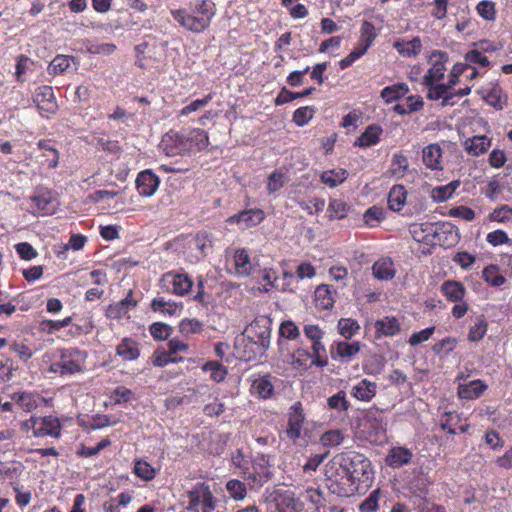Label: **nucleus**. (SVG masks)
<instances>
[{"mask_svg": "<svg viewBox=\"0 0 512 512\" xmlns=\"http://www.w3.org/2000/svg\"><path fill=\"white\" fill-rule=\"evenodd\" d=\"M325 475L332 493L350 497L359 491L361 484L368 486L372 479L371 462L358 452L340 453L326 465Z\"/></svg>", "mask_w": 512, "mask_h": 512, "instance_id": "nucleus-1", "label": "nucleus"}, {"mask_svg": "<svg viewBox=\"0 0 512 512\" xmlns=\"http://www.w3.org/2000/svg\"><path fill=\"white\" fill-rule=\"evenodd\" d=\"M246 348H251L253 356H248V360L262 356L270 346L271 329L268 325H261L259 321L250 324L247 329Z\"/></svg>", "mask_w": 512, "mask_h": 512, "instance_id": "nucleus-2", "label": "nucleus"}, {"mask_svg": "<svg viewBox=\"0 0 512 512\" xmlns=\"http://www.w3.org/2000/svg\"><path fill=\"white\" fill-rule=\"evenodd\" d=\"M451 230V223H443L441 225H435L433 223H414L409 227V232L412 238L419 243L426 245H436L437 238L444 234L442 230Z\"/></svg>", "mask_w": 512, "mask_h": 512, "instance_id": "nucleus-3", "label": "nucleus"}, {"mask_svg": "<svg viewBox=\"0 0 512 512\" xmlns=\"http://www.w3.org/2000/svg\"><path fill=\"white\" fill-rule=\"evenodd\" d=\"M302 508V503L290 491L274 492L267 499L268 512H300Z\"/></svg>", "mask_w": 512, "mask_h": 512, "instance_id": "nucleus-4", "label": "nucleus"}, {"mask_svg": "<svg viewBox=\"0 0 512 512\" xmlns=\"http://www.w3.org/2000/svg\"><path fill=\"white\" fill-rule=\"evenodd\" d=\"M25 427L33 430L36 437L52 436L59 438L61 434V425L58 418L46 416L42 418L31 417L24 423Z\"/></svg>", "mask_w": 512, "mask_h": 512, "instance_id": "nucleus-5", "label": "nucleus"}, {"mask_svg": "<svg viewBox=\"0 0 512 512\" xmlns=\"http://www.w3.org/2000/svg\"><path fill=\"white\" fill-rule=\"evenodd\" d=\"M171 15L180 26L193 33H201L209 27L207 19L190 14L186 9L171 10Z\"/></svg>", "mask_w": 512, "mask_h": 512, "instance_id": "nucleus-6", "label": "nucleus"}, {"mask_svg": "<svg viewBox=\"0 0 512 512\" xmlns=\"http://www.w3.org/2000/svg\"><path fill=\"white\" fill-rule=\"evenodd\" d=\"M305 415L300 402H296L291 406L288 413V423L286 428V436L296 442L301 437L303 424L305 422Z\"/></svg>", "mask_w": 512, "mask_h": 512, "instance_id": "nucleus-7", "label": "nucleus"}, {"mask_svg": "<svg viewBox=\"0 0 512 512\" xmlns=\"http://www.w3.org/2000/svg\"><path fill=\"white\" fill-rule=\"evenodd\" d=\"M264 219V213L260 209L241 211L227 219L229 224H236L242 230L260 224Z\"/></svg>", "mask_w": 512, "mask_h": 512, "instance_id": "nucleus-8", "label": "nucleus"}, {"mask_svg": "<svg viewBox=\"0 0 512 512\" xmlns=\"http://www.w3.org/2000/svg\"><path fill=\"white\" fill-rule=\"evenodd\" d=\"M33 102L40 111L50 114H54L58 109L53 89L50 86L39 87L36 90Z\"/></svg>", "mask_w": 512, "mask_h": 512, "instance_id": "nucleus-9", "label": "nucleus"}, {"mask_svg": "<svg viewBox=\"0 0 512 512\" xmlns=\"http://www.w3.org/2000/svg\"><path fill=\"white\" fill-rule=\"evenodd\" d=\"M162 147L167 156H175L191 151L186 137L180 134H166L162 139Z\"/></svg>", "mask_w": 512, "mask_h": 512, "instance_id": "nucleus-10", "label": "nucleus"}, {"mask_svg": "<svg viewBox=\"0 0 512 512\" xmlns=\"http://www.w3.org/2000/svg\"><path fill=\"white\" fill-rule=\"evenodd\" d=\"M160 180L156 174L151 170H145L138 174L136 178V188L138 193L144 197H150L154 195Z\"/></svg>", "mask_w": 512, "mask_h": 512, "instance_id": "nucleus-11", "label": "nucleus"}, {"mask_svg": "<svg viewBox=\"0 0 512 512\" xmlns=\"http://www.w3.org/2000/svg\"><path fill=\"white\" fill-rule=\"evenodd\" d=\"M161 281L171 283L173 286V292L180 296L189 293L193 286L192 279L185 273L175 274L169 272L162 276Z\"/></svg>", "mask_w": 512, "mask_h": 512, "instance_id": "nucleus-12", "label": "nucleus"}, {"mask_svg": "<svg viewBox=\"0 0 512 512\" xmlns=\"http://www.w3.org/2000/svg\"><path fill=\"white\" fill-rule=\"evenodd\" d=\"M431 57H439V59L434 61L432 67L425 74L423 79L424 85H431L442 80L446 70V54L444 52L434 51Z\"/></svg>", "mask_w": 512, "mask_h": 512, "instance_id": "nucleus-13", "label": "nucleus"}, {"mask_svg": "<svg viewBox=\"0 0 512 512\" xmlns=\"http://www.w3.org/2000/svg\"><path fill=\"white\" fill-rule=\"evenodd\" d=\"M376 338L379 339L382 336L391 337L397 335L400 330V323L397 318L385 316L377 320L374 324Z\"/></svg>", "mask_w": 512, "mask_h": 512, "instance_id": "nucleus-14", "label": "nucleus"}, {"mask_svg": "<svg viewBox=\"0 0 512 512\" xmlns=\"http://www.w3.org/2000/svg\"><path fill=\"white\" fill-rule=\"evenodd\" d=\"M442 149L438 144H429L423 148L422 160L425 166L433 170H441Z\"/></svg>", "mask_w": 512, "mask_h": 512, "instance_id": "nucleus-15", "label": "nucleus"}, {"mask_svg": "<svg viewBox=\"0 0 512 512\" xmlns=\"http://www.w3.org/2000/svg\"><path fill=\"white\" fill-rule=\"evenodd\" d=\"M429 88L427 98L430 100L442 99V106L454 105V94L450 91V86L445 84L426 85Z\"/></svg>", "mask_w": 512, "mask_h": 512, "instance_id": "nucleus-16", "label": "nucleus"}, {"mask_svg": "<svg viewBox=\"0 0 512 512\" xmlns=\"http://www.w3.org/2000/svg\"><path fill=\"white\" fill-rule=\"evenodd\" d=\"M412 452L405 447H394L386 456V463L392 468H400L410 463Z\"/></svg>", "mask_w": 512, "mask_h": 512, "instance_id": "nucleus-17", "label": "nucleus"}, {"mask_svg": "<svg viewBox=\"0 0 512 512\" xmlns=\"http://www.w3.org/2000/svg\"><path fill=\"white\" fill-rule=\"evenodd\" d=\"M490 145L491 140L484 135L468 138L464 142L467 153L476 157L484 154L489 149Z\"/></svg>", "mask_w": 512, "mask_h": 512, "instance_id": "nucleus-18", "label": "nucleus"}, {"mask_svg": "<svg viewBox=\"0 0 512 512\" xmlns=\"http://www.w3.org/2000/svg\"><path fill=\"white\" fill-rule=\"evenodd\" d=\"M383 133V129L380 125L371 124L355 141V146L359 147H370L377 144L380 141V136Z\"/></svg>", "mask_w": 512, "mask_h": 512, "instance_id": "nucleus-19", "label": "nucleus"}, {"mask_svg": "<svg viewBox=\"0 0 512 512\" xmlns=\"http://www.w3.org/2000/svg\"><path fill=\"white\" fill-rule=\"evenodd\" d=\"M441 291L451 302H459L463 299L466 289L461 282L448 280L441 285Z\"/></svg>", "mask_w": 512, "mask_h": 512, "instance_id": "nucleus-20", "label": "nucleus"}, {"mask_svg": "<svg viewBox=\"0 0 512 512\" xmlns=\"http://www.w3.org/2000/svg\"><path fill=\"white\" fill-rule=\"evenodd\" d=\"M373 275L379 280H390L395 275L394 263L390 258L376 261L372 267Z\"/></svg>", "mask_w": 512, "mask_h": 512, "instance_id": "nucleus-21", "label": "nucleus"}, {"mask_svg": "<svg viewBox=\"0 0 512 512\" xmlns=\"http://www.w3.org/2000/svg\"><path fill=\"white\" fill-rule=\"evenodd\" d=\"M376 383L362 379L353 388L351 394L361 401H369L376 394Z\"/></svg>", "mask_w": 512, "mask_h": 512, "instance_id": "nucleus-22", "label": "nucleus"}, {"mask_svg": "<svg viewBox=\"0 0 512 512\" xmlns=\"http://www.w3.org/2000/svg\"><path fill=\"white\" fill-rule=\"evenodd\" d=\"M34 206L42 214H52L55 211L54 199L49 191H42L30 197Z\"/></svg>", "mask_w": 512, "mask_h": 512, "instance_id": "nucleus-23", "label": "nucleus"}, {"mask_svg": "<svg viewBox=\"0 0 512 512\" xmlns=\"http://www.w3.org/2000/svg\"><path fill=\"white\" fill-rule=\"evenodd\" d=\"M487 386L481 380H473L468 384H462L458 387V395L462 399H474L479 397Z\"/></svg>", "mask_w": 512, "mask_h": 512, "instance_id": "nucleus-24", "label": "nucleus"}, {"mask_svg": "<svg viewBox=\"0 0 512 512\" xmlns=\"http://www.w3.org/2000/svg\"><path fill=\"white\" fill-rule=\"evenodd\" d=\"M116 353L125 361L135 360L140 355L137 343L130 338H124L122 340L116 347Z\"/></svg>", "mask_w": 512, "mask_h": 512, "instance_id": "nucleus-25", "label": "nucleus"}, {"mask_svg": "<svg viewBox=\"0 0 512 512\" xmlns=\"http://www.w3.org/2000/svg\"><path fill=\"white\" fill-rule=\"evenodd\" d=\"M407 191L402 185H395L388 195V206L393 211H400L406 203Z\"/></svg>", "mask_w": 512, "mask_h": 512, "instance_id": "nucleus-26", "label": "nucleus"}, {"mask_svg": "<svg viewBox=\"0 0 512 512\" xmlns=\"http://www.w3.org/2000/svg\"><path fill=\"white\" fill-rule=\"evenodd\" d=\"M316 306L322 309H330L334 304V297L328 285H320L315 290Z\"/></svg>", "mask_w": 512, "mask_h": 512, "instance_id": "nucleus-27", "label": "nucleus"}, {"mask_svg": "<svg viewBox=\"0 0 512 512\" xmlns=\"http://www.w3.org/2000/svg\"><path fill=\"white\" fill-rule=\"evenodd\" d=\"M409 92V88L405 83H398L395 85L387 86L381 91V97L387 102L391 103L396 101Z\"/></svg>", "mask_w": 512, "mask_h": 512, "instance_id": "nucleus-28", "label": "nucleus"}, {"mask_svg": "<svg viewBox=\"0 0 512 512\" xmlns=\"http://www.w3.org/2000/svg\"><path fill=\"white\" fill-rule=\"evenodd\" d=\"M12 399L26 412H31L38 406V400L40 399L38 396L26 393V392H18L12 395Z\"/></svg>", "mask_w": 512, "mask_h": 512, "instance_id": "nucleus-29", "label": "nucleus"}, {"mask_svg": "<svg viewBox=\"0 0 512 512\" xmlns=\"http://www.w3.org/2000/svg\"><path fill=\"white\" fill-rule=\"evenodd\" d=\"M185 137L187 143L191 145V151L194 149L202 150L208 146V135L202 129H193Z\"/></svg>", "mask_w": 512, "mask_h": 512, "instance_id": "nucleus-30", "label": "nucleus"}, {"mask_svg": "<svg viewBox=\"0 0 512 512\" xmlns=\"http://www.w3.org/2000/svg\"><path fill=\"white\" fill-rule=\"evenodd\" d=\"M482 277L493 287H499L506 282V278L499 273V266L491 264L484 268L482 271Z\"/></svg>", "mask_w": 512, "mask_h": 512, "instance_id": "nucleus-31", "label": "nucleus"}, {"mask_svg": "<svg viewBox=\"0 0 512 512\" xmlns=\"http://www.w3.org/2000/svg\"><path fill=\"white\" fill-rule=\"evenodd\" d=\"M395 48L398 50V52L403 56H416L420 53L422 48V43L420 38L415 37L410 41L407 42H397L395 44Z\"/></svg>", "mask_w": 512, "mask_h": 512, "instance_id": "nucleus-32", "label": "nucleus"}, {"mask_svg": "<svg viewBox=\"0 0 512 512\" xmlns=\"http://www.w3.org/2000/svg\"><path fill=\"white\" fill-rule=\"evenodd\" d=\"M458 185V182H451L444 186L435 187L431 191V198L435 202H444L452 197Z\"/></svg>", "mask_w": 512, "mask_h": 512, "instance_id": "nucleus-33", "label": "nucleus"}, {"mask_svg": "<svg viewBox=\"0 0 512 512\" xmlns=\"http://www.w3.org/2000/svg\"><path fill=\"white\" fill-rule=\"evenodd\" d=\"M377 34L374 25L369 21H364L361 26L360 46L357 48L365 49V52L375 40Z\"/></svg>", "mask_w": 512, "mask_h": 512, "instance_id": "nucleus-34", "label": "nucleus"}, {"mask_svg": "<svg viewBox=\"0 0 512 512\" xmlns=\"http://www.w3.org/2000/svg\"><path fill=\"white\" fill-rule=\"evenodd\" d=\"M133 471L137 477L144 481H151L156 476V469L142 459L135 461Z\"/></svg>", "mask_w": 512, "mask_h": 512, "instance_id": "nucleus-35", "label": "nucleus"}, {"mask_svg": "<svg viewBox=\"0 0 512 512\" xmlns=\"http://www.w3.org/2000/svg\"><path fill=\"white\" fill-rule=\"evenodd\" d=\"M226 490L230 497L235 501H242L247 495L245 483L237 479H231L226 483Z\"/></svg>", "mask_w": 512, "mask_h": 512, "instance_id": "nucleus-36", "label": "nucleus"}, {"mask_svg": "<svg viewBox=\"0 0 512 512\" xmlns=\"http://www.w3.org/2000/svg\"><path fill=\"white\" fill-rule=\"evenodd\" d=\"M151 309L155 312L159 311L172 316L178 312L179 307L175 302L166 301L163 297H157L152 300Z\"/></svg>", "mask_w": 512, "mask_h": 512, "instance_id": "nucleus-37", "label": "nucleus"}, {"mask_svg": "<svg viewBox=\"0 0 512 512\" xmlns=\"http://www.w3.org/2000/svg\"><path fill=\"white\" fill-rule=\"evenodd\" d=\"M236 271L240 275H249L251 270V264L249 255L246 250L240 249L235 252L234 255Z\"/></svg>", "mask_w": 512, "mask_h": 512, "instance_id": "nucleus-38", "label": "nucleus"}, {"mask_svg": "<svg viewBox=\"0 0 512 512\" xmlns=\"http://www.w3.org/2000/svg\"><path fill=\"white\" fill-rule=\"evenodd\" d=\"M204 483L197 484L191 491L187 492L188 506L187 509L193 512H199L202 503Z\"/></svg>", "mask_w": 512, "mask_h": 512, "instance_id": "nucleus-39", "label": "nucleus"}, {"mask_svg": "<svg viewBox=\"0 0 512 512\" xmlns=\"http://www.w3.org/2000/svg\"><path fill=\"white\" fill-rule=\"evenodd\" d=\"M193 12L199 14L202 19H207V24L210 25L212 18L216 14V7L213 1L202 0L195 6Z\"/></svg>", "mask_w": 512, "mask_h": 512, "instance_id": "nucleus-40", "label": "nucleus"}, {"mask_svg": "<svg viewBox=\"0 0 512 512\" xmlns=\"http://www.w3.org/2000/svg\"><path fill=\"white\" fill-rule=\"evenodd\" d=\"M485 100L496 109H502L503 105L506 103L507 97L503 94L501 87L495 85L486 94Z\"/></svg>", "mask_w": 512, "mask_h": 512, "instance_id": "nucleus-41", "label": "nucleus"}, {"mask_svg": "<svg viewBox=\"0 0 512 512\" xmlns=\"http://www.w3.org/2000/svg\"><path fill=\"white\" fill-rule=\"evenodd\" d=\"M291 363L295 368L307 369L314 364L312 354L303 349H298L291 355Z\"/></svg>", "mask_w": 512, "mask_h": 512, "instance_id": "nucleus-42", "label": "nucleus"}, {"mask_svg": "<svg viewBox=\"0 0 512 512\" xmlns=\"http://www.w3.org/2000/svg\"><path fill=\"white\" fill-rule=\"evenodd\" d=\"M73 60L72 56L67 55H57L54 57V59L50 62L48 71L49 74H61L65 72L69 66L70 62Z\"/></svg>", "mask_w": 512, "mask_h": 512, "instance_id": "nucleus-43", "label": "nucleus"}, {"mask_svg": "<svg viewBox=\"0 0 512 512\" xmlns=\"http://www.w3.org/2000/svg\"><path fill=\"white\" fill-rule=\"evenodd\" d=\"M203 370L210 372L211 378L216 382H221L227 375V369L218 361H209L204 364Z\"/></svg>", "mask_w": 512, "mask_h": 512, "instance_id": "nucleus-44", "label": "nucleus"}, {"mask_svg": "<svg viewBox=\"0 0 512 512\" xmlns=\"http://www.w3.org/2000/svg\"><path fill=\"white\" fill-rule=\"evenodd\" d=\"M252 389L261 398L266 399L272 395L274 388L268 377H261L253 382Z\"/></svg>", "mask_w": 512, "mask_h": 512, "instance_id": "nucleus-45", "label": "nucleus"}, {"mask_svg": "<svg viewBox=\"0 0 512 512\" xmlns=\"http://www.w3.org/2000/svg\"><path fill=\"white\" fill-rule=\"evenodd\" d=\"M314 90H315V88L310 87L302 92H292V91L287 90L286 88H283L281 90L280 94L277 96V98L275 100V104L281 105V104L287 103V102L292 101L297 98L306 97V96L310 95Z\"/></svg>", "mask_w": 512, "mask_h": 512, "instance_id": "nucleus-46", "label": "nucleus"}, {"mask_svg": "<svg viewBox=\"0 0 512 512\" xmlns=\"http://www.w3.org/2000/svg\"><path fill=\"white\" fill-rule=\"evenodd\" d=\"M51 370L61 375L73 374L80 370V366L73 360L62 359L59 362H55L51 365Z\"/></svg>", "mask_w": 512, "mask_h": 512, "instance_id": "nucleus-47", "label": "nucleus"}, {"mask_svg": "<svg viewBox=\"0 0 512 512\" xmlns=\"http://www.w3.org/2000/svg\"><path fill=\"white\" fill-rule=\"evenodd\" d=\"M71 322V317H66L63 320H43L39 324V329L42 332L52 334L55 331H59L60 329L67 327Z\"/></svg>", "mask_w": 512, "mask_h": 512, "instance_id": "nucleus-48", "label": "nucleus"}, {"mask_svg": "<svg viewBox=\"0 0 512 512\" xmlns=\"http://www.w3.org/2000/svg\"><path fill=\"white\" fill-rule=\"evenodd\" d=\"M359 328L357 321L350 318H342L338 322L339 333L346 339L352 338Z\"/></svg>", "mask_w": 512, "mask_h": 512, "instance_id": "nucleus-49", "label": "nucleus"}, {"mask_svg": "<svg viewBox=\"0 0 512 512\" xmlns=\"http://www.w3.org/2000/svg\"><path fill=\"white\" fill-rule=\"evenodd\" d=\"M344 440V435L341 430L334 429L323 433L320 437V443L326 447H336Z\"/></svg>", "mask_w": 512, "mask_h": 512, "instance_id": "nucleus-50", "label": "nucleus"}, {"mask_svg": "<svg viewBox=\"0 0 512 512\" xmlns=\"http://www.w3.org/2000/svg\"><path fill=\"white\" fill-rule=\"evenodd\" d=\"M408 170V159L401 154H396L392 158L390 172L393 176L401 178Z\"/></svg>", "mask_w": 512, "mask_h": 512, "instance_id": "nucleus-51", "label": "nucleus"}, {"mask_svg": "<svg viewBox=\"0 0 512 512\" xmlns=\"http://www.w3.org/2000/svg\"><path fill=\"white\" fill-rule=\"evenodd\" d=\"M457 346V339L453 337H446L432 346V351L435 355L446 356L452 352Z\"/></svg>", "mask_w": 512, "mask_h": 512, "instance_id": "nucleus-52", "label": "nucleus"}, {"mask_svg": "<svg viewBox=\"0 0 512 512\" xmlns=\"http://www.w3.org/2000/svg\"><path fill=\"white\" fill-rule=\"evenodd\" d=\"M360 351V343L359 342H339L337 344L336 353L340 358L351 359Z\"/></svg>", "mask_w": 512, "mask_h": 512, "instance_id": "nucleus-53", "label": "nucleus"}, {"mask_svg": "<svg viewBox=\"0 0 512 512\" xmlns=\"http://www.w3.org/2000/svg\"><path fill=\"white\" fill-rule=\"evenodd\" d=\"M345 179H346V171L345 170H340L338 172H335L333 170L325 171L321 175V181L331 188L336 187L337 185L341 184Z\"/></svg>", "mask_w": 512, "mask_h": 512, "instance_id": "nucleus-54", "label": "nucleus"}, {"mask_svg": "<svg viewBox=\"0 0 512 512\" xmlns=\"http://www.w3.org/2000/svg\"><path fill=\"white\" fill-rule=\"evenodd\" d=\"M327 404L330 409L338 411H347L349 408V402L346 399L344 391H339L335 395L327 399Z\"/></svg>", "mask_w": 512, "mask_h": 512, "instance_id": "nucleus-55", "label": "nucleus"}, {"mask_svg": "<svg viewBox=\"0 0 512 512\" xmlns=\"http://www.w3.org/2000/svg\"><path fill=\"white\" fill-rule=\"evenodd\" d=\"M287 182L285 174L274 171L268 177L267 189L270 194L280 190Z\"/></svg>", "mask_w": 512, "mask_h": 512, "instance_id": "nucleus-56", "label": "nucleus"}, {"mask_svg": "<svg viewBox=\"0 0 512 512\" xmlns=\"http://www.w3.org/2000/svg\"><path fill=\"white\" fill-rule=\"evenodd\" d=\"M478 14L485 20L493 21L496 17L495 3L483 0L476 6Z\"/></svg>", "mask_w": 512, "mask_h": 512, "instance_id": "nucleus-57", "label": "nucleus"}, {"mask_svg": "<svg viewBox=\"0 0 512 512\" xmlns=\"http://www.w3.org/2000/svg\"><path fill=\"white\" fill-rule=\"evenodd\" d=\"M50 140H40L38 142V147L44 151V156L49 157V153L52 154V158L49 160L48 166L50 168H55L58 166L59 162V153L58 151L51 146Z\"/></svg>", "mask_w": 512, "mask_h": 512, "instance_id": "nucleus-58", "label": "nucleus"}, {"mask_svg": "<svg viewBox=\"0 0 512 512\" xmlns=\"http://www.w3.org/2000/svg\"><path fill=\"white\" fill-rule=\"evenodd\" d=\"M328 211L330 219H342L346 216L347 205L342 200L333 199L329 203Z\"/></svg>", "mask_w": 512, "mask_h": 512, "instance_id": "nucleus-59", "label": "nucleus"}, {"mask_svg": "<svg viewBox=\"0 0 512 512\" xmlns=\"http://www.w3.org/2000/svg\"><path fill=\"white\" fill-rule=\"evenodd\" d=\"M445 232L444 234H441L439 239L437 238L436 244H439L441 246H453L455 245L459 240V232L458 229L452 225V229L448 230H442Z\"/></svg>", "mask_w": 512, "mask_h": 512, "instance_id": "nucleus-60", "label": "nucleus"}, {"mask_svg": "<svg viewBox=\"0 0 512 512\" xmlns=\"http://www.w3.org/2000/svg\"><path fill=\"white\" fill-rule=\"evenodd\" d=\"M314 109L308 106L300 107L295 110L293 114V121L298 126H304L307 124L313 117Z\"/></svg>", "mask_w": 512, "mask_h": 512, "instance_id": "nucleus-61", "label": "nucleus"}, {"mask_svg": "<svg viewBox=\"0 0 512 512\" xmlns=\"http://www.w3.org/2000/svg\"><path fill=\"white\" fill-rule=\"evenodd\" d=\"M487 331V322L478 319L477 322L470 327L468 338L472 342L481 340Z\"/></svg>", "mask_w": 512, "mask_h": 512, "instance_id": "nucleus-62", "label": "nucleus"}, {"mask_svg": "<svg viewBox=\"0 0 512 512\" xmlns=\"http://www.w3.org/2000/svg\"><path fill=\"white\" fill-rule=\"evenodd\" d=\"M149 331L154 339L161 341L166 340L170 336L171 328L165 323L156 322L150 326Z\"/></svg>", "mask_w": 512, "mask_h": 512, "instance_id": "nucleus-63", "label": "nucleus"}, {"mask_svg": "<svg viewBox=\"0 0 512 512\" xmlns=\"http://www.w3.org/2000/svg\"><path fill=\"white\" fill-rule=\"evenodd\" d=\"M196 248L205 255L212 247V238L207 232H199L194 237Z\"/></svg>", "mask_w": 512, "mask_h": 512, "instance_id": "nucleus-64", "label": "nucleus"}]
</instances>
